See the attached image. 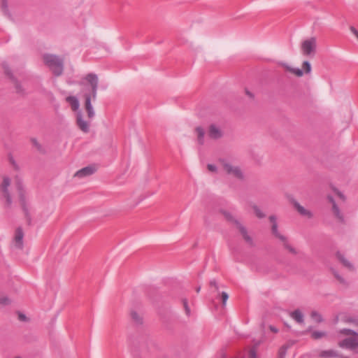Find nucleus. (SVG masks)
<instances>
[{
  "instance_id": "1",
  "label": "nucleus",
  "mask_w": 358,
  "mask_h": 358,
  "mask_svg": "<svg viewBox=\"0 0 358 358\" xmlns=\"http://www.w3.org/2000/svg\"><path fill=\"white\" fill-rule=\"evenodd\" d=\"M86 80L91 85L92 87V94H85V108L87 112V115L90 118H92L94 116V110L91 103L92 97L93 99H96L97 90H98V76L95 73H89L85 77Z\"/></svg>"
},
{
  "instance_id": "2",
  "label": "nucleus",
  "mask_w": 358,
  "mask_h": 358,
  "mask_svg": "<svg viewBox=\"0 0 358 358\" xmlns=\"http://www.w3.org/2000/svg\"><path fill=\"white\" fill-rule=\"evenodd\" d=\"M45 64L50 69L55 76H59L64 71V59L55 55H43Z\"/></svg>"
},
{
  "instance_id": "3",
  "label": "nucleus",
  "mask_w": 358,
  "mask_h": 358,
  "mask_svg": "<svg viewBox=\"0 0 358 358\" xmlns=\"http://www.w3.org/2000/svg\"><path fill=\"white\" fill-rule=\"evenodd\" d=\"M339 333L346 336H355V337L346 338L338 343V346L343 349H348L352 351L358 349V334L354 330L350 329H342L339 330Z\"/></svg>"
},
{
  "instance_id": "4",
  "label": "nucleus",
  "mask_w": 358,
  "mask_h": 358,
  "mask_svg": "<svg viewBox=\"0 0 358 358\" xmlns=\"http://www.w3.org/2000/svg\"><path fill=\"white\" fill-rule=\"evenodd\" d=\"M16 186L19 194L20 203L24 213V216L27 219V224L29 225L31 223V216L29 213V205L25 195V191L23 188L22 182L20 179L17 180Z\"/></svg>"
},
{
  "instance_id": "5",
  "label": "nucleus",
  "mask_w": 358,
  "mask_h": 358,
  "mask_svg": "<svg viewBox=\"0 0 358 358\" xmlns=\"http://www.w3.org/2000/svg\"><path fill=\"white\" fill-rule=\"evenodd\" d=\"M223 213L227 220L234 222L236 224L237 227L239 229L240 232L241 233L245 241L250 245L252 246L254 245L252 238L248 234L246 228L242 224H241L237 220L234 219L232 215L230 213L224 211Z\"/></svg>"
},
{
  "instance_id": "6",
  "label": "nucleus",
  "mask_w": 358,
  "mask_h": 358,
  "mask_svg": "<svg viewBox=\"0 0 358 358\" xmlns=\"http://www.w3.org/2000/svg\"><path fill=\"white\" fill-rule=\"evenodd\" d=\"M316 49V39L312 37L308 40L304 41L301 45V50L305 55H310L313 54Z\"/></svg>"
},
{
  "instance_id": "7",
  "label": "nucleus",
  "mask_w": 358,
  "mask_h": 358,
  "mask_svg": "<svg viewBox=\"0 0 358 358\" xmlns=\"http://www.w3.org/2000/svg\"><path fill=\"white\" fill-rule=\"evenodd\" d=\"M10 185V179L8 177H4L1 184V189L3 192V196L6 199V206L10 207L13 203L11 195L8 190V187Z\"/></svg>"
},
{
  "instance_id": "8",
  "label": "nucleus",
  "mask_w": 358,
  "mask_h": 358,
  "mask_svg": "<svg viewBox=\"0 0 358 358\" xmlns=\"http://www.w3.org/2000/svg\"><path fill=\"white\" fill-rule=\"evenodd\" d=\"M223 166L224 170L227 171L228 174L234 175L235 177L243 179V174L238 166H233L230 164L227 163V162L223 160Z\"/></svg>"
},
{
  "instance_id": "9",
  "label": "nucleus",
  "mask_w": 358,
  "mask_h": 358,
  "mask_svg": "<svg viewBox=\"0 0 358 358\" xmlns=\"http://www.w3.org/2000/svg\"><path fill=\"white\" fill-rule=\"evenodd\" d=\"M3 68L4 69L5 73L8 76V78L15 84L16 91L18 94H23V90L21 87V85L17 83L15 77L13 76L12 71L6 62H3L2 64Z\"/></svg>"
},
{
  "instance_id": "10",
  "label": "nucleus",
  "mask_w": 358,
  "mask_h": 358,
  "mask_svg": "<svg viewBox=\"0 0 358 358\" xmlns=\"http://www.w3.org/2000/svg\"><path fill=\"white\" fill-rule=\"evenodd\" d=\"M272 232L276 237H278L280 240L285 241L284 245H285V248L289 250V252H291L293 254L296 253L295 249L288 244L287 241H286L285 237L279 234L278 230L277 223H273V224H272Z\"/></svg>"
},
{
  "instance_id": "11",
  "label": "nucleus",
  "mask_w": 358,
  "mask_h": 358,
  "mask_svg": "<svg viewBox=\"0 0 358 358\" xmlns=\"http://www.w3.org/2000/svg\"><path fill=\"white\" fill-rule=\"evenodd\" d=\"M24 233L21 227H18L15 231V245L17 248L22 249L23 248Z\"/></svg>"
},
{
  "instance_id": "12",
  "label": "nucleus",
  "mask_w": 358,
  "mask_h": 358,
  "mask_svg": "<svg viewBox=\"0 0 358 358\" xmlns=\"http://www.w3.org/2000/svg\"><path fill=\"white\" fill-rule=\"evenodd\" d=\"M95 171V168L93 167V166H86V167H84L83 169H81L80 170L78 171L74 176L75 177H78V178H83V177H85V176H91L92 174H93Z\"/></svg>"
},
{
  "instance_id": "13",
  "label": "nucleus",
  "mask_w": 358,
  "mask_h": 358,
  "mask_svg": "<svg viewBox=\"0 0 358 358\" xmlns=\"http://www.w3.org/2000/svg\"><path fill=\"white\" fill-rule=\"evenodd\" d=\"M77 124L83 132L87 133L90 131V124L83 120L80 112L77 114Z\"/></svg>"
},
{
  "instance_id": "14",
  "label": "nucleus",
  "mask_w": 358,
  "mask_h": 358,
  "mask_svg": "<svg viewBox=\"0 0 358 358\" xmlns=\"http://www.w3.org/2000/svg\"><path fill=\"white\" fill-rule=\"evenodd\" d=\"M328 199L330 201V202L332 203V208H333L334 213L336 215V216L339 219V220L341 222H344V217H343V215L341 214L340 209H339L338 206H337L336 201H334L333 196H329Z\"/></svg>"
},
{
  "instance_id": "15",
  "label": "nucleus",
  "mask_w": 358,
  "mask_h": 358,
  "mask_svg": "<svg viewBox=\"0 0 358 358\" xmlns=\"http://www.w3.org/2000/svg\"><path fill=\"white\" fill-rule=\"evenodd\" d=\"M208 135L210 138L217 139L222 136V131L215 124H211L209 129Z\"/></svg>"
},
{
  "instance_id": "16",
  "label": "nucleus",
  "mask_w": 358,
  "mask_h": 358,
  "mask_svg": "<svg viewBox=\"0 0 358 358\" xmlns=\"http://www.w3.org/2000/svg\"><path fill=\"white\" fill-rule=\"evenodd\" d=\"M290 317L299 324L304 322L303 315L301 311L296 309L289 313Z\"/></svg>"
},
{
  "instance_id": "17",
  "label": "nucleus",
  "mask_w": 358,
  "mask_h": 358,
  "mask_svg": "<svg viewBox=\"0 0 358 358\" xmlns=\"http://www.w3.org/2000/svg\"><path fill=\"white\" fill-rule=\"evenodd\" d=\"M319 357H324V358H329V357H339L340 355L338 351L334 350H322L319 355Z\"/></svg>"
},
{
  "instance_id": "18",
  "label": "nucleus",
  "mask_w": 358,
  "mask_h": 358,
  "mask_svg": "<svg viewBox=\"0 0 358 358\" xmlns=\"http://www.w3.org/2000/svg\"><path fill=\"white\" fill-rule=\"evenodd\" d=\"M336 257L338 259V260L343 264V265L348 268L352 270L354 268L352 264L349 262L345 256L341 254L340 252H337Z\"/></svg>"
},
{
  "instance_id": "19",
  "label": "nucleus",
  "mask_w": 358,
  "mask_h": 358,
  "mask_svg": "<svg viewBox=\"0 0 358 358\" xmlns=\"http://www.w3.org/2000/svg\"><path fill=\"white\" fill-rule=\"evenodd\" d=\"M66 101L71 104L73 110H76L79 108V101L76 96H69L66 97Z\"/></svg>"
},
{
  "instance_id": "20",
  "label": "nucleus",
  "mask_w": 358,
  "mask_h": 358,
  "mask_svg": "<svg viewBox=\"0 0 358 358\" xmlns=\"http://www.w3.org/2000/svg\"><path fill=\"white\" fill-rule=\"evenodd\" d=\"M294 205L301 215L311 217V213L305 209L304 207L301 206L296 201H294Z\"/></svg>"
},
{
  "instance_id": "21",
  "label": "nucleus",
  "mask_w": 358,
  "mask_h": 358,
  "mask_svg": "<svg viewBox=\"0 0 358 358\" xmlns=\"http://www.w3.org/2000/svg\"><path fill=\"white\" fill-rule=\"evenodd\" d=\"M196 131L197 134L198 143L200 145H203L204 143V135H205L204 129L201 127H198L196 128Z\"/></svg>"
},
{
  "instance_id": "22",
  "label": "nucleus",
  "mask_w": 358,
  "mask_h": 358,
  "mask_svg": "<svg viewBox=\"0 0 358 358\" xmlns=\"http://www.w3.org/2000/svg\"><path fill=\"white\" fill-rule=\"evenodd\" d=\"M282 66L289 71L292 72V73L296 74L298 76H301L303 74V72L301 69L299 68H292L287 64H282Z\"/></svg>"
},
{
  "instance_id": "23",
  "label": "nucleus",
  "mask_w": 358,
  "mask_h": 358,
  "mask_svg": "<svg viewBox=\"0 0 358 358\" xmlns=\"http://www.w3.org/2000/svg\"><path fill=\"white\" fill-rule=\"evenodd\" d=\"M327 334V332L324 331H314L311 334V337L315 340H317L324 336H326Z\"/></svg>"
},
{
  "instance_id": "24",
  "label": "nucleus",
  "mask_w": 358,
  "mask_h": 358,
  "mask_svg": "<svg viewBox=\"0 0 358 358\" xmlns=\"http://www.w3.org/2000/svg\"><path fill=\"white\" fill-rule=\"evenodd\" d=\"M310 316L317 323H321L323 321L322 316L317 311H312Z\"/></svg>"
},
{
  "instance_id": "25",
  "label": "nucleus",
  "mask_w": 358,
  "mask_h": 358,
  "mask_svg": "<svg viewBox=\"0 0 358 358\" xmlns=\"http://www.w3.org/2000/svg\"><path fill=\"white\" fill-rule=\"evenodd\" d=\"M345 321L358 327V316H347L345 318Z\"/></svg>"
},
{
  "instance_id": "26",
  "label": "nucleus",
  "mask_w": 358,
  "mask_h": 358,
  "mask_svg": "<svg viewBox=\"0 0 358 358\" xmlns=\"http://www.w3.org/2000/svg\"><path fill=\"white\" fill-rule=\"evenodd\" d=\"M131 316L133 320L137 324L142 323V318L138 315V313L136 311H132L131 313Z\"/></svg>"
},
{
  "instance_id": "27",
  "label": "nucleus",
  "mask_w": 358,
  "mask_h": 358,
  "mask_svg": "<svg viewBox=\"0 0 358 358\" xmlns=\"http://www.w3.org/2000/svg\"><path fill=\"white\" fill-rule=\"evenodd\" d=\"M1 8L6 15H10L8 11V0H1Z\"/></svg>"
},
{
  "instance_id": "28",
  "label": "nucleus",
  "mask_w": 358,
  "mask_h": 358,
  "mask_svg": "<svg viewBox=\"0 0 358 358\" xmlns=\"http://www.w3.org/2000/svg\"><path fill=\"white\" fill-rule=\"evenodd\" d=\"M288 347L286 345L282 346L279 350V358H285L287 354Z\"/></svg>"
},
{
  "instance_id": "29",
  "label": "nucleus",
  "mask_w": 358,
  "mask_h": 358,
  "mask_svg": "<svg viewBox=\"0 0 358 358\" xmlns=\"http://www.w3.org/2000/svg\"><path fill=\"white\" fill-rule=\"evenodd\" d=\"M10 303V299L6 296H2L0 297V304L3 306L8 305Z\"/></svg>"
},
{
  "instance_id": "30",
  "label": "nucleus",
  "mask_w": 358,
  "mask_h": 358,
  "mask_svg": "<svg viewBox=\"0 0 358 358\" xmlns=\"http://www.w3.org/2000/svg\"><path fill=\"white\" fill-rule=\"evenodd\" d=\"M303 67L304 68L306 73H309L310 72L311 65L308 61L303 62Z\"/></svg>"
},
{
  "instance_id": "31",
  "label": "nucleus",
  "mask_w": 358,
  "mask_h": 358,
  "mask_svg": "<svg viewBox=\"0 0 358 358\" xmlns=\"http://www.w3.org/2000/svg\"><path fill=\"white\" fill-rule=\"evenodd\" d=\"M254 210H255L256 215L259 218H263L265 217V215L262 213V211L257 206H254Z\"/></svg>"
},
{
  "instance_id": "32",
  "label": "nucleus",
  "mask_w": 358,
  "mask_h": 358,
  "mask_svg": "<svg viewBox=\"0 0 358 358\" xmlns=\"http://www.w3.org/2000/svg\"><path fill=\"white\" fill-rule=\"evenodd\" d=\"M221 299L222 301V305L225 306L227 299H229V294L226 292H222L221 293Z\"/></svg>"
},
{
  "instance_id": "33",
  "label": "nucleus",
  "mask_w": 358,
  "mask_h": 358,
  "mask_svg": "<svg viewBox=\"0 0 358 358\" xmlns=\"http://www.w3.org/2000/svg\"><path fill=\"white\" fill-rule=\"evenodd\" d=\"M247 358H257L256 350L255 349L250 350Z\"/></svg>"
},
{
  "instance_id": "34",
  "label": "nucleus",
  "mask_w": 358,
  "mask_h": 358,
  "mask_svg": "<svg viewBox=\"0 0 358 358\" xmlns=\"http://www.w3.org/2000/svg\"><path fill=\"white\" fill-rule=\"evenodd\" d=\"M183 304H184V308H185V310L186 315L187 316H189L191 311H190V308L188 306V303H187V301L186 299H185L183 301Z\"/></svg>"
},
{
  "instance_id": "35",
  "label": "nucleus",
  "mask_w": 358,
  "mask_h": 358,
  "mask_svg": "<svg viewBox=\"0 0 358 358\" xmlns=\"http://www.w3.org/2000/svg\"><path fill=\"white\" fill-rule=\"evenodd\" d=\"M31 142L33 145L37 148L38 150L42 151V146L38 143L36 138H32Z\"/></svg>"
},
{
  "instance_id": "36",
  "label": "nucleus",
  "mask_w": 358,
  "mask_h": 358,
  "mask_svg": "<svg viewBox=\"0 0 358 358\" xmlns=\"http://www.w3.org/2000/svg\"><path fill=\"white\" fill-rule=\"evenodd\" d=\"M208 169L210 171H215L217 170L216 166L211 164H208Z\"/></svg>"
},
{
  "instance_id": "37",
  "label": "nucleus",
  "mask_w": 358,
  "mask_h": 358,
  "mask_svg": "<svg viewBox=\"0 0 358 358\" xmlns=\"http://www.w3.org/2000/svg\"><path fill=\"white\" fill-rule=\"evenodd\" d=\"M210 285L211 286L215 287L217 289H218V285H217V281H216V280H215V279H213V280H211L210 281Z\"/></svg>"
},
{
  "instance_id": "38",
  "label": "nucleus",
  "mask_w": 358,
  "mask_h": 358,
  "mask_svg": "<svg viewBox=\"0 0 358 358\" xmlns=\"http://www.w3.org/2000/svg\"><path fill=\"white\" fill-rule=\"evenodd\" d=\"M18 317H19V320H21V321H26L27 320V317L23 313H19Z\"/></svg>"
},
{
  "instance_id": "39",
  "label": "nucleus",
  "mask_w": 358,
  "mask_h": 358,
  "mask_svg": "<svg viewBox=\"0 0 358 358\" xmlns=\"http://www.w3.org/2000/svg\"><path fill=\"white\" fill-rule=\"evenodd\" d=\"M269 329H270L272 332H273V333H278V329L275 327H274V326H273V325H270V326H269Z\"/></svg>"
},
{
  "instance_id": "40",
  "label": "nucleus",
  "mask_w": 358,
  "mask_h": 358,
  "mask_svg": "<svg viewBox=\"0 0 358 358\" xmlns=\"http://www.w3.org/2000/svg\"><path fill=\"white\" fill-rule=\"evenodd\" d=\"M269 220L272 222L273 224V223H277L276 217L274 215H271L269 217Z\"/></svg>"
},
{
  "instance_id": "41",
  "label": "nucleus",
  "mask_w": 358,
  "mask_h": 358,
  "mask_svg": "<svg viewBox=\"0 0 358 358\" xmlns=\"http://www.w3.org/2000/svg\"><path fill=\"white\" fill-rule=\"evenodd\" d=\"M350 30L356 36L358 35V31L354 27H351Z\"/></svg>"
},
{
  "instance_id": "42",
  "label": "nucleus",
  "mask_w": 358,
  "mask_h": 358,
  "mask_svg": "<svg viewBox=\"0 0 358 358\" xmlns=\"http://www.w3.org/2000/svg\"><path fill=\"white\" fill-rule=\"evenodd\" d=\"M10 161L12 163V164L15 166V168L17 169V164H16L15 161L14 160L13 157H10Z\"/></svg>"
},
{
  "instance_id": "43",
  "label": "nucleus",
  "mask_w": 358,
  "mask_h": 358,
  "mask_svg": "<svg viewBox=\"0 0 358 358\" xmlns=\"http://www.w3.org/2000/svg\"><path fill=\"white\" fill-rule=\"evenodd\" d=\"M245 92H246V94L250 97V98H254V95L252 93H251L250 91H248V90H245Z\"/></svg>"
},
{
  "instance_id": "44",
  "label": "nucleus",
  "mask_w": 358,
  "mask_h": 358,
  "mask_svg": "<svg viewBox=\"0 0 358 358\" xmlns=\"http://www.w3.org/2000/svg\"><path fill=\"white\" fill-rule=\"evenodd\" d=\"M335 276L338 279L340 280L341 281H343V279L338 275L336 273H335Z\"/></svg>"
},
{
  "instance_id": "45",
  "label": "nucleus",
  "mask_w": 358,
  "mask_h": 358,
  "mask_svg": "<svg viewBox=\"0 0 358 358\" xmlns=\"http://www.w3.org/2000/svg\"><path fill=\"white\" fill-rule=\"evenodd\" d=\"M338 196H340V198H341L342 199H345V196L341 193V192H339L338 193Z\"/></svg>"
},
{
  "instance_id": "46",
  "label": "nucleus",
  "mask_w": 358,
  "mask_h": 358,
  "mask_svg": "<svg viewBox=\"0 0 358 358\" xmlns=\"http://www.w3.org/2000/svg\"><path fill=\"white\" fill-rule=\"evenodd\" d=\"M200 289H201V287H197L196 289V292H199Z\"/></svg>"
},
{
  "instance_id": "47",
  "label": "nucleus",
  "mask_w": 358,
  "mask_h": 358,
  "mask_svg": "<svg viewBox=\"0 0 358 358\" xmlns=\"http://www.w3.org/2000/svg\"><path fill=\"white\" fill-rule=\"evenodd\" d=\"M288 328H290V326L287 325L286 323L285 324Z\"/></svg>"
},
{
  "instance_id": "48",
  "label": "nucleus",
  "mask_w": 358,
  "mask_h": 358,
  "mask_svg": "<svg viewBox=\"0 0 358 358\" xmlns=\"http://www.w3.org/2000/svg\"><path fill=\"white\" fill-rule=\"evenodd\" d=\"M222 358H226V356L224 355H222Z\"/></svg>"
},
{
  "instance_id": "49",
  "label": "nucleus",
  "mask_w": 358,
  "mask_h": 358,
  "mask_svg": "<svg viewBox=\"0 0 358 358\" xmlns=\"http://www.w3.org/2000/svg\"><path fill=\"white\" fill-rule=\"evenodd\" d=\"M15 358H21V357H15Z\"/></svg>"
},
{
  "instance_id": "50",
  "label": "nucleus",
  "mask_w": 358,
  "mask_h": 358,
  "mask_svg": "<svg viewBox=\"0 0 358 358\" xmlns=\"http://www.w3.org/2000/svg\"><path fill=\"white\" fill-rule=\"evenodd\" d=\"M357 38H358V35L357 36Z\"/></svg>"
}]
</instances>
